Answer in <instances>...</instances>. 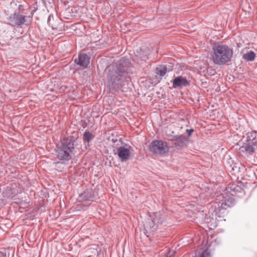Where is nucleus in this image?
<instances>
[{"label": "nucleus", "mask_w": 257, "mask_h": 257, "mask_svg": "<svg viewBox=\"0 0 257 257\" xmlns=\"http://www.w3.org/2000/svg\"><path fill=\"white\" fill-rule=\"evenodd\" d=\"M23 6H19V11H16L14 14L11 15L8 18V23L13 27H19L22 25L29 26L32 21V17L25 16L22 14V8Z\"/></svg>", "instance_id": "obj_5"}, {"label": "nucleus", "mask_w": 257, "mask_h": 257, "mask_svg": "<svg viewBox=\"0 0 257 257\" xmlns=\"http://www.w3.org/2000/svg\"><path fill=\"white\" fill-rule=\"evenodd\" d=\"M254 144H250V143L246 144L242 148H244L245 150L248 153H252L255 151Z\"/></svg>", "instance_id": "obj_17"}, {"label": "nucleus", "mask_w": 257, "mask_h": 257, "mask_svg": "<svg viewBox=\"0 0 257 257\" xmlns=\"http://www.w3.org/2000/svg\"><path fill=\"white\" fill-rule=\"evenodd\" d=\"M150 150L157 155H162L169 151V148L166 142L161 140H154L149 146Z\"/></svg>", "instance_id": "obj_6"}, {"label": "nucleus", "mask_w": 257, "mask_h": 257, "mask_svg": "<svg viewBox=\"0 0 257 257\" xmlns=\"http://www.w3.org/2000/svg\"><path fill=\"white\" fill-rule=\"evenodd\" d=\"M167 68L163 64L159 66L156 68V73L160 76H163L167 72Z\"/></svg>", "instance_id": "obj_16"}, {"label": "nucleus", "mask_w": 257, "mask_h": 257, "mask_svg": "<svg viewBox=\"0 0 257 257\" xmlns=\"http://www.w3.org/2000/svg\"><path fill=\"white\" fill-rule=\"evenodd\" d=\"M186 132L187 133L189 136H190L191 135V133L194 132L193 129H187Z\"/></svg>", "instance_id": "obj_20"}, {"label": "nucleus", "mask_w": 257, "mask_h": 257, "mask_svg": "<svg viewBox=\"0 0 257 257\" xmlns=\"http://www.w3.org/2000/svg\"><path fill=\"white\" fill-rule=\"evenodd\" d=\"M93 138V135L88 131H86L83 134V141L85 144L86 143L88 144Z\"/></svg>", "instance_id": "obj_15"}, {"label": "nucleus", "mask_w": 257, "mask_h": 257, "mask_svg": "<svg viewBox=\"0 0 257 257\" xmlns=\"http://www.w3.org/2000/svg\"><path fill=\"white\" fill-rule=\"evenodd\" d=\"M235 200L232 195L227 193H224L217 196L213 205L211 206L209 212L212 210L216 216L221 217L226 212V209L228 207H231L234 205Z\"/></svg>", "instance_id": "obj_3"}, {"label": "nucleus", "mask_w": 257, "mask_h": 257, "mask_svg": "<svg viewBox=\"0 0 257 257\" xmlns=\"http://www.w3.org/2000/svg\"><path fill=\"white\" fill-rule=\"evenodd\" d=\"M171 141L175 147L179 148H182L185 147L187 144V140L186 137L182 135L175 136L171 140Z\"/></svg>", "instance_id": "obj_10"}, {"label": "nucleus", "mask_w": 257, "mask_h": 257, "mask_svg": "<svg viewBox=\"0 0 257 257\" xmlns=\"http://www.w3.org/2000/svg\"><path fill=\"white\" fill-rule=\"evenodd\" d=\"M75 140L73 137L64 139L57 146V158L61 161H68L75 153Z\"/></svg>", "instance_id": "obj_4"}, {"label": "nucleus", "mask_w": 257, "mask_h": 257, "mask_svg": "<svg viewBox=\"0 0 257 257\" xmlns=\"http://www.w3.org/2000/svg\"><path fill=\"white\" fill-rule=\"evenodd\" d=\"M144 226L145 228H149L152 231H155L158 228L156 224V220H153L152 217L148 219V221Z\"/></svg>", "instance_id": "obj_12"}, {"label": "nucleus", "mask_w": 257, "mask_h": 257, "mask_svg": "<svg viewBox=\"0 0 257 257\" xmlns=\"http://www.w3.org/2000/svg\"><path fill=\"white\" fill-rule=\"evenodd\" d=\"M163 65L164 66H165V67L167 68L166 69H167V72L171 71L174 69L173 65L170 63H165L164 64H163Z\"/></svg>", "instance_id": "obj_18"}, {"label": "nucleus", "mask_w": 257, "mask_h": 257, "mask_svg": "<svg viewBox=\"0 0 257 257\" xmlns=\"http://www.w3.org/2000/svg\"><path fill=\"white\" fill-rule=\"evenodd\" d=\"M212 49V60L214 64L223 65L231 61L233 52L228 45L217 44Z\"/></svg>", "instance_id": "obj_2"}, {"label": "nucleus", "mask_w": 257, "mask_h": 257, "mask_svg": "<svg viewBox=\"0 0 257 257\" xmlns=\"http://www.w3.org/2000/svg\"><path fill=\"white\" fill-rule=\"evenodd\" d=\"M188 98L189 99V100L192 101V102H194V101L192 99L191 97H188Z\"/></svg>", "instance_id": "obj_23"}, {"label": "nucleus", "mask_w": 257, "mask_h": 257, "mask_svg": "<svg viewBox=\"0 0 257 257\" xmlns=\"http://www.w3.org/2000/svg\"><path fill=\"white\" fill-rule=\"evenodd\" d=\"M133 74L132 68L128 59L122 58L114 68L109 70L107 75V87L112 94L118 91L122 83Z\"/></svg>", "instance_id": "obj_1"}, {"label": "nucleus", "mask_w": 257, "mask_h": 257, "mask_svg": "<svg viewBox=\"0 0 257 257\" xmlns=\"http://www.w3.org/2000/svg\"><path fill=\"white\" fill-rule=\"evenodd\" d=\"M252 144H254V146H257V139H253Z\"/></svg>", "instance_id": "obj_21"}, {"label": "nucleus", "mask_w": 257, "mask_h": 257, "mask_svg": "<svg viewBox=\"0 0 257 257\" xmlns=\"http://www.w3.org/2000/svg\"><path fill=\"white\" fill-rule=\"evenodd\" d=\"M153 220H156V224L158 227L159 225L162 224L165 220L164 218L162 216L160 212H156L152 216Z\"/></svg>", "instance_id": "obj_13"}, {"label": "nucleus", "mask_w": 257, "mask_h": 257, "mask_svg": "<svg viewBox=\"0 0 257 257\" xmlns=\"http://www.w3.org/2000/svg\"><path fill=\"white\" fill-rule=\"evenodd\" d=\"M255 57V53L250 51L246 53H244L243 54L242 58L247 61H253Z\"/></svg>", "instance_id": "obj_14"}, {"label": "nucleus", "mask_w": 257, "mask_h": 257, "mask_svg": "<svg viewBox=\"0 0 257 257\" xmlns=\"http://www.w3.org/2000/svg\"><path fill=\"white\" fill-rule=\"evenodd\" d=\"M51 15H50L49 17H48V22H49L51 20Z\"/></svg>", "instance_id": "obj_22"}, {"label": "nucleus", "mask_w": 257, "mask_h": 257, "mask_svg": "<svg viewBox=\"0 0 257 257\" xmlns=\"http://www.w3.org/2000/svg\"><path fill=\"white\" fill-rule=\"evenodd\" d=\"M175 251L173 250H170L166 255V257H174Z\"/></svg>", "instance_id": "obj_19"}, {"label": "nucleus", "mask_w": 257, "mask_h": 257, "mask_svg": "<svg viewBox=\"0 0 257 257\" xmlns=\"http://www.w3.org/2000/svg\"><path fill=\"white\" fill-rule=\"evenodd\" d=\"M191 82L190 77L187 73H183L180 76L174 78L173 81V85L176 87H183L190 85Z\"/></svg>", "instance_id": "obj_7"}, {"label": "nucleus", "mask_w": 257, "mask_h": 257, "mask_svg": "<svg viewBox=\"0 0 257 257\" xmlns=\"http://www.w3.org/2000/svg\"><path fill=\"white\" fill-rule=\"evenodd\" d=\"M90 56L83 53H80L74 60V62L82 68H86L90 63Z\"/></svg>", "instance_id": "obj_9"}, {"label": "nucleus", "mask_w": 257, "mask_h": 257, "mask_svg": "<svg viewBox=\"0 0 257 257\" xmlns=\"http://www.w3.org/2000/svg\"><path fill=\"white\" fill-rule=\"evenodd\" d=\"M131 147L127 144L118 147L117 149V156L121 162H126L130 159L131 156Z\"/></svg>", "instance_id": "obj_8"}, {"label": "nucleus", "mask_w": 257, "mask_h": 257, "mask_svg": "<svg viewBox=\"0 0 257 257\" xmlns=\"http://www.w3.org/2000/svg\"><path fill=\"white\" fill-rule=\"evenodd\" d=\"M192 257H211L210 250L207 247H204L200 248L198 253H195V255Z\"/></svg>", "instance_id": "obj_11"}, {"label": "nucleus", "mask_w": 257, "mask_h": 257, "mask_svg": "<svg viewBox=\"0 0 257 257\" xmlns=\"http://www.w3.org/2000/svg\"><path fill=\"white\" fill-rule=\"evenodd\" d=\"M197 101L198 102H199V99H197Z\"/></svg>", "instance_id": "obj_25"}, {"label": "nucleus", "mask_w": 257, "mask_h": 257, "mask_svg": "<svg viewBox=\"0 0 257 257\" xmlns=\"http://www.w3.org/2000/svg\"><path fill=\"white\" fill-rule=\"evenodd\" d=\"M0 257H6V256L5 255H3L0 256Z\"/></svg>", "instance_id": "obj_24"}]
</instances>
